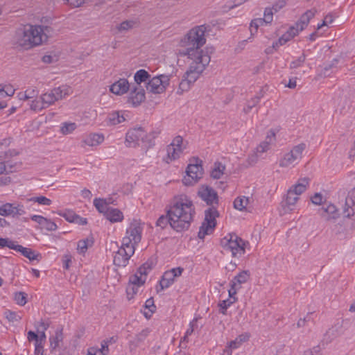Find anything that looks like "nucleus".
I'll list each match as a JSON object with an SVG mask.
<instances>
[{
    "instance_id": "2eb2a0df",
    "label": "nucleus",
    "mask_w": 355,
    "mask_h": 355,
    "mask_svg": "<svg viewBox=\"0 0 355 355\" xmlns=\"http://www.w3.org/2000/svg\"><path fill=\"white\" fill-rule=\"evenodd\" d=\"M142 227L137 221L130 223L126 230V235L133 241V244H139L141 240Z\"/></svg>"
},
{
    "instance_id": "c03bdc74",
    "label": "nucleus",
    "mask_w": 355,
    "mask_h": 355,
    "mask_svg": "<svg viewBox=\"0 0 355 355\" xmlns=\"http://www.w3.org/2000/svg\"><path fill=\"white\" fill-rule=\"evenodd\" d=\"M316 12L317 11H316L315 9L308 10L300 17V19L302 21H303L305 24H306V25H308L309 21H310V20L313 17H314Z\"/></svg>"
},
{
    "instance_id": "39448f33",
    "label": "nucleus",
    "mask_w": 355,
    "mask_h": 355,
    "mask_svg": "<svg viewBox=\"0 0 355 355\" xmlns=\"http://www.w3.org/2000/svg\"><path fill=\"white\" fill-rule=\"evenodd\" d=\"M219 216L215 206L210 207L205 211V221L202 223L198 232V238L203 239L207 234H210L216 225V218Z\"/></svg>"
},
{
    "instance_id": "a18cd8bd",
    "label": "nucleus",
    "mask_w": 355,
    "mask_h": 355,
    "mask_svg": "<svg viewBox=\"0 0 355 355\" xmlns=\"http://www.w3.org/2000/svg\"><path fill=\"white\" fill-rule=\"evenodd\" d=\"M139 286H138L133 285V284L128 283V285L127 286V288H126V294H127V297H128V300H130L131 299H132L134 297L135 295H136L137 293V292L139 291Z\"/></svg>"
},
{
    "instance_id": "c756f323",
    "label": "nucleus",
    "mask_w": 355,
    "mask_h": 355,
    "mask_svg": "<svg viewBox=\"0 0 355 355\" xmlns=\"http://www.w3.org/2000/svg\"><path fill=\"white\" fill-rule=\"evenodd\" d=\"M94 205L96 208V209L100 212L104 214H107V211L109 210L110 207H108V206L106 204V202L103 200V199L101 198H95L94 200Z\"/></svg>"
},
{
    "instance_id": "a211bd4d",
    "label": "nucleus",
    "mask_w": 355,
    "mask_h": 355,
    "mask_svg": "<svg viewBox=\"0 0 355 355\" xmlns=\"http://www.w3.org/2000/svg\"><path fill=\"white\" fill-rule=\"evenodd\" d=\"M320 210L322 211L321 216L327 220L335 219L338 217V210L333 204H329L325 207H322Z\"/></svg>"
},
{
    "instance_id": "7c9ffc66",
    "label": "nucleus",
    "mask_w": 355,
    "mask_h": 355,
    "mask_svg": "<svg viewBox=\"0 0 355 355\" xmlns=\"http://www.w3.org/2000/svg\"><path fill=\"white\" fill-rule=\"evenodd\" d=\"M248 202V198L245 196L237 197L234 201V207L239 211H243L246 208Z\"/></svg>"
},
{
    "instance_id": "0e129e2a",
    "label": "nucleus",
    "mask_w": 355,
    "mask_h": 355,
    "mask_svg": "<svg viewBox=\"0 0 355 355\" xmlns=\"http://www.w3.org/2000/svg\"><path fill=\"white\" fill-rule=\"evenodd\" d=\"M240 288L241 286H237L235 285V282H230V288L228 291L230 299L234 300V297H236L235 295L236 294L237 290Z\"/></svg>"
},
{
    "instance_id": "2f4dec72",
    "label": "nucleus",
    "mask_w": 355,
    "mask_h": 355,
    "mask_svg": "<svg viewBox=\"0 0 355 355\" xmlns=\"http://www.w3.org/2000/svg\"><path fill=\"white\" fill-rule=\"evenodd\" d=\"M93 244L92 239H86L80 240L78 242L77 250L80 254H84L89 247H91Z\"/></svg>"
},
{
    "instance_id": "338daca9",
    "label": "nucleus",
    "mask_w": 355,
    "mask_h": 355,
    "mask_svg": "<svg viewBox=\"0 0 355 355\" xmlns=\"http://www.w3.org/2000/svg\"><path fill=\"white\" fill-rule=\"evenodd\" d=\"M76 214L72 211H67L62 216L69 222L73 223L75 221Z\"/></svg>"
},
{
    "instance_id": "1a4fd4ad",
    "label": "nucleus",
    "mask_w": 355,
    "mask_h": 355,
    "mask_svg": "<svg viewBox=\"0 0 355 355\" xmlns=\"http://www.w3.org/2000/svg\"><path fill=\"white\" fill-rule=\"evenodd\" d=\"M169 81L168 76H155L148 81L146 89L153 94H161L165 91L166 87L169 85Z\"/></svg>"
},
{
    "instance_id": "393cba45",
    "label": "nucleus",
    "mask_w": 355,
    "mask_h": 355,
    "mask_svg": "<svg viewBox=\"0 0 355 355\" xmlns=\"http://www.w3.org/2000/svg\"><path fill=\"white\" fill-rule=\"evenodd\" d=\"M104 140V136L102 134H90L85 139V143L89 146H94L101 144Z\"/></svg>"
},
{
    "instance_id": "f8f14e48",
    "label": "nucleus",
    "mask_w": 355,
    "mask_h": 355,
    "mask_svg": "<svg viewBox=\"0 0 355 355\" xmlns=\"http://www.w3.org/2000/svg\"><path fill=\"white\" fill-rule=\"evenodd\" d=\"M146 132L143 128H135L128 131L125 135V144L126 146L132 147L136 146L138 144V141L141 140L145 141L144 137Z\"/></svg>"
},
{
    "instance_id": "37998d69",
    "label": "nucleus",
    "mask_w": 355,
    "mask_h": 355,
    "mask_svg": "<svg viewBox=\"0 0 355 355\" xmlns=\"http://www.w3.org/2000/svg\"><path fill=\"white\" fill-rule=\"evenodd\" d=\"M151 264L146 262L138 268L137 272L142 277H145L146 279L147 275L151 270Z\"/></svg>"
},
{
    "instance_id": "cd10ccee",
    "label": "nucleus",
    "mask_w": 355,
    "mask_h": 355,
    "mask_svg": "<svg viewBox=\"0 0 355 355\" xmlns=\"http://www.w3.org/2000/svg\"><path fill=\"white\" fill-rule=\"evenodd\" d=\"M250 277V274L248 270H243L239 272L234 279L230 282L231 283L235 282V285H241L245 283Z\"/></svg>"
},
{
    "instance_id": "5701e85b",
    "label": "nucleus",
    "mask_w": 355,
    "mask_h": 355,
    "mask_svg": "<svg viewBox=\"0 0 355 355\" xmlns=\"http://www.w3.org/2000/svg\"><path fill=\"white\" fill-rule=\"evenodd\" d=\"M309 184V178H300L299 179L298 182L295 185L292 186L289 189L293 190V193L295 194L300 196L306 190Z\"/></svg>"
},
{
    "instance_id": "49530a36",
    "label": "nucleus",
    "mask_w": 355,
    "mask_h": 355,
    "mask_svg": "<svg viewBox=\"0 0 355 355\" xmlns=\"http://www.w3.org/2000/svg\"><path fill=\"white\" fill-rule=\"evenodd\" d=\"M13 218L19 217L26 214L24 207L21 204L13 203Z\"/></svg>"
},
{
    "instance_id": "4be33fe9",
    "label": "nucleus",
    "mask_w": 355,
    "mask_h": 355,
    "mask_svg": "<svg viewBox=\"0 0 355 355\" xmlns=\"http://www.w3.org/2000/svg\"><path fill=\"white\" fill-rule=\"evenodd\" d=\"M166 157L164 158L163 160L166 163H169L180 157V154L183 152V148H179L169 144L166 147Z\"/></svg>"
},
{
    "instance_id": "6ab92c4d",
    "label": "nucleus",
    "mask_w": 355,
    "mask_h": 355,
    "mask_svg": "<svg viewBox=\"0 0 355 355\" xmlns=\"http://www.w3.org/2000/svg\"><path fill=\"white\" fill-rule=\"evenodd\" d=\"M125 121V118L119 111H114L109 113L105 119L107 125H116Z\"/></svg>"
},
{
    "instance_id": "b1692460",
    "label": "nucleus",
    "mask_w": 355,
    "mask_h": 355,
    "mask_svg": "<svg viewBox=\"0 0 355 355\" xmlns=\"http://www.w3.org/2000/svg\"><path fill=\"white\" fill-rule=\"evenodd\" d=\"M105 216L111 223L121 222L123 219V214L119 209L111 207Z\"/></svg>"
},
{
    "instance_id": "9b49d317",
    "label": "nucleus",
    "mask_w": 355,
    "mask_h": 355,
    "mask_svg": "<svg viewBox=\"0 0 355 355\" xmlns=\"http://www.w3.org/2000/svg\"><path fill=\"white\" fill-rule=\"evenodd\" d=\"M183 271V268L177 267L164 272L159 281L161 289L164 290L171 286L174 283L175 278L181 276Z\"/></svg>"
},
{
    "instance_id": "de8ad7c7",
    "label": "nucleus",
    "mask_w": 355,
    "mask_h": 355,
    "mask_svg": "<svg viewBox=\"0 0 355 355\" xmlns=\"http://www.w3.org/2000/svg\"><path fill=\"white\" fill-rule=\"evenodd\" d=\"M338 60H337V59H334V60H332V62H331L330 64H329L326 65V66L323 68V69H322V72H321V73H320V76H324V77L329 76H330V72H329V71H330L332 68H334V67H336V65H337V64H338Z\"/></svg>"
},
{
    "instance_id": "052dcab7",
    "label": "nucleus",
    "mask_w": 355,
    "mask_h": 355,
    "mask_svg": "<svg viewBox=\"0 0 355 355\" xmlns=\"http://www.w3.org/2000/svg\"><path fill=\"white\" fill-rule=\"evenodd\" d=\"M135 24V23L133 21H124L120 24L119 26L118 27V29L119 31H128L132 28Z\"/></svg>"
},
{
    "instance_id": "a19ab883",
    "label": "nucleus",
    "mask_w": 355,
    "mask_h": 355,
    "mask_svg": "<svg viewBox=\"0 0 355 355\" xmlns=\"http://www.w3.org/2000/svg\"><path fill=\"white\" fill-rule=\"evenodd\" d=\"M17 246V243L13 241L8 238H0V247L5 248L7 247L9 249L15 250Z\"/></svg>"
},
{
    "instance_id": "e433bc0d",
    "label": "nucleus",
    "mask_w": 355,
    "mask_h": 355,
    "mask_svg": "<svg viewBox=\"0 0 355 355\" xmlns=\"http://www.w3.org/2000/svg\"><path fill=\"white\" fill-rule=\"evenodd\" d=\"M146 282V278L140 276L137 272L131 275L129 278V284L140 286Z\"/></svg>"
},
{
    "instance_id": "dca6fc26",
    "label": "nucleus",
    "mask_w": 355,
    "mask_h": 355,
    "mask_svg": "<svg viewBox=\"0 0 355 355\" xmlns=\"http://www.w3.org/2000/svg\"><path fill=\"white\" fill-rule=\"evenodd\" d=\"M130 87L127 79L121 78L110 86V92L116 95H122L126 93Z\"/></svg>"
},
{
    "instance_id": "f3484780",
    "label": "nucleus",
    "mask_w": 355,
    "mask_h": 355,
    "mask_svg": "<svg viewBox=\"0 0 355 355\" xmlns=\"http://www.w3.org/2000/svg\"><path fill=\"white\" fill-rule=\"evenodd\" d=\"M151 330L149 328H146L137 334L133 339L129 342L130 349L132 351L139 347L146 340Z\"/></svg>"
},
{
    "instance_id": "bb28decb",
    "label": "nucleus",
    "mask_w": 355,
    "mask_h": 355,
    "mask_svg": "<svg viewBox=\"0 0 355 355\" xmlns=\"http://www.w3.org/2000/svg\"><path fill=\"white\" fill-rule=\"evenodd\" d=\"M225 169V165L222 163L216 162L214 164V167L211 171V177L214 179H219L224 174Z\"/></svg>"
},
{
    "instance_id": "423d86ee",
    "label": "nucleus",
    "mask_w": 355,
    "mask_h": 355,
    "mask_svg": "<svg viewBox=\"0 0 355 355\" xmlns=\"http://www.w3.org/2000/svg\"><path fill=\"white\" fill-rule=\"evenodd\" d=\"M186 173L187 175L182 179L184 185L191 186L197 183L202 178L204 173L202 160L196 158L195 164H189L187 168Z\"/></svg>"
},
{
    "instance_id": "f03ea898",
    "label": "nucleus",
    "mask_w": 355,
    "mask_h": 355,
    "mask_svg": "<svg viewBox=\"0 0 355 355\" xmlns=\"http://www.w3.org/2000/svg\"><path fill=\"white\" fill-rule=\"evenodd\" d=\"M196 214L193 202L187 196L175 198L168 209L171 227L178 232L189 229Z\"/></svg>"
},
{
    "instance_id": "9d476101",
    "label": "nucleus",
    "mask_w": 355,
    "mask_h": 355,
    "mask_svg": "<svg viewBox=\"0 0 355 355\" xmlns=\"http://www.w3.org/2000/svg\"><path fill=\"white\" fill-rule=\"evenodd\" d=\"M198 196L210 207L218 205V196L217 192L211 187L202 184L197 192Z\"/></svg>"
},
{
    "instance_id": "4468645a",
    "label": "nucleus",
    "mask_w": 355,
    "mask_h": 355,
    "mask_svg": "<svg viewBox=\"0 0 355 355\" xmlns=\"http://www.w3.org/2000/svg\"><path fill=\"white\" fill-rule=\"evenodd\" d=\"M146 98L145 91L141 85L139 87L132 86L128 97V102L137 107Z\"/></svg>"
},
{
    "instance_id": "09e8293b",
    "label": "nucleus",
    "mask_w": 355,
    "mask_h": 355,
    "mask_svg": "<svg viewBox=\"0 0 355 355\" xmlns=\"http://www.w3.org/2000/svg\"><path fill=\"white\" fill-rule=\"evenodd\" d=\"M31 110L35 112L41 111L42 110L46 108V105L43 103V101L40 100H34L31 102L30 105Z\"/></svg>"
},
{
    "instance_id": "c85d7f7f",
    "label": "nucleus",
    "mask_w": 355,
    "mask_h": 355,
    "mask_svg": "<svg viewBox=\"0 0 355 355\" xmlns=\"http://www.w3.org/2000/svg\"><path fill=\"white\" fill-rule=\"evenodd\" d=\"M295 35H297V31H295L293 28H289L288 31L279 38L278 43L282 46L293 38Z\"/></svg>"
},
{
    "instance_id": "ddd939ff",
    "label": "nucleus",
    "mask_w": 355,
    "mask_h": 355,
    "mask_svg": "<svg viewBox=\"0 0 355 355\" xmlns=\"http://www.w3.org/2000/svg\"><path fill=\"white\" fill-rule=\"evenodd\" d=\"M134 250L119 248L114 256L113 263L116 266L125 267L128 264L130 257L134 254Z\"/></svg>"
},
{
    "instance_id": "412c9836",
    "label": "nucleus",
    "mask_w": 355,
    "mask_h": 355,
    "mask_svg": "<svg viewBox=\"0 0 355 355\" xmlns=\"http://www.w3.org/2000/svg\"><path fill=\"white\" fill-rule=\"evenodd\" d=\"M62 328L57 329L55 332V335L49 338L50 342V352L54 353L56 349L59 347L60 343L63 340V332Z\"/></svg>"
},
{
    "instance_id": "603ef678",
    "label": "nucleus",
    "mask_w": 355,
    "mask_h": 355,
    "mask_svg": "<svg viewBox=\"0 0 355 355\" xmlns=\"http://www.w3.org/2000/svg\"><path fill=\"white\" fill-rule=\"evenodd\" d=\"M306 60V55L304 53L302 54L301 56H300L296 60H294L291 62L290 64V68L291 69H297L300 67H301Z\"/></svg>"
},
{
    "instance_id": "e2e57ef3",
    "label": "nucleus",
    "mask_w": 355,
    "mask_h": 355,
    "mask_svg": "<svg viewBox=\"0 0 355 355\" xmlns=\"http://www.w3.org/2000/svg\"><path fill=\"white\" fill-rule=\"evenodd\" d=\"M304 355H321V348L320 346H315L312 349L304 352Z\"/></svg>"
},
{
    "instance_id": "c9c22d12",
    "label": "nucleus",
    "mask_w": 355,
    "mask_h": 355,
    "mask_svg": "<svg viewBox=\"0 0 355 355\" xmlns=\"http://www.w3.org/2000/svg\"><path fill=\"white\" fill-rule=\"evenodd\" d=\"M28 295L22 291L14 293V300L19 306H24L27 302Z\"/></svg>"
},
{
    "instance_id": "ea45409f",
    "label": "nucleus",
    "mask_w": 355,
    "mask_h": 355,
    "mask_svg": "<svg viewBox=\"0 0 355 355\" xmlns=\"http://www.w3.org/2000/svg\"><path fill=\"white\" fill-rule=\"evenodd\" d=\"M274 12L272 10L270 7H267L264 10L263 18H261L263 24H270L273 20Z\"/></svg>"
},
{
    "instance_id": "13d9d810",
    "label": "nucleus",
    "mask_w": 355,
    "mask_h": 355,
    "mask_svg": "<svg viewBox=\"0 0 355 355\" xmlns=\"http://www.w3.org/2000/svg\"><path fill=\"white\" fill-rule=\"evenodd\" d=\"M346 205H355V188L351 189L345 199Z\"/></svg>"
},
{
    "instance_id": "4c0bfd02",
    "label": "nucleus",
    "mask_w": 355,
    "mask_h": 355,
    "mask_svg": "<svg viewBox=\"0 0 355 355\" xmlns=\"http://www.w3.org/2000/svg\"><path fill=\"white\" fill-rule=\"evenodd\" d=\"M263 22L261 20V18L254 19L251 21L250 24V31L251 35H254L260 26H263Z\"/></svg>"
},
{
    "instance_id": "bf43d9fd",
    "label": "nucleus",
    "mask_w": 355,
    "mask_h": 355,
    "mask_svg": "<svg viewBox=\"0 0 355 355\" xmlns=\"http://www.w3.org/2000/svg\"><path fill=\"white\" fill-rule=\"evenodd\" d=\"M94 350L95 355H106L109 352L107 342L104 340L103 343L101 344V349H97L94 348Z\"/></svg>"
},
{
    "instance_id": "72a5a7b5",
    "label": "nucleus",
    "mask_w": 355,
    "mask_h": 355,
    "mask_svg": "<svg viewBox=\"0 0 355 355\" xmlns=\"http://www.w3.org/2000/svg\"><path fill=\"white\" fill-rule=\"evenodd\" d=\"M168 224L171 227V216L168 214V210L166 211V215H162L159 217L156 222V225L160 227L162 229H164Z\"/></svg>"
},
{
    "instance_id": "6e6d98bb",
    "label": "nucleus",
    "mask_w": 355,
    "mask_h": 355,
    "mask_svg": "<svg viewBox=\"0 0 355 355\" xmlns=\"http://www.w3.org/2000/svg\"><path fill=\"white\" fill-rule=\"evenodd\" d=\"M286 5V0H278L275 3H273L272 6L270 8L272 10L276 13L279 12L281 9H282Z\"/></svg>"
},
{
    "instance_id": "5fc2aeb1",
    "label": "nucleus",
    "mask_w": 355,
    "mask_h": 355,
    "mask_svg": "<svg viewBox=\"0 0 355 355\" xmlns=\"http://www.w3.org/2000/svg\"><path fill=\"white\" fill-rule=\"evenodd\" d=\"M4 314L6 315V318L10 322H16L19 321L21 319V317L18 315L15 312L10 310H6Z\"/></svg>"
},
{
    "instance_id": "680f3d73",
    "label": "nucleus",
    "mask_w": 355,
    "mask_h": 355,
    "mask_svg": "<svg viewBox=\"0 0 355 355\" xmlns=\"http://www.w3.org/2000/svg\"><path fill=\"white\" fill-rule=\"evenodd\" d=\"M308 25L305 24L303 21H302L300 19L295 24L294 26H291V28H293L295 31H297V35L299 33L300 31H303Z\"/></svg>"
},
{
    "instance_id": "6e6552de",
    "label": "nucleus",
    "mask_w": 355,
    "mask_h": 355,
    "mask_svg": "<svg viewBox=\"0 0 355 355\" xmlns=\"http://www.w3.org/2000/svg\"><path fill=\"white\" fill-rule=\"evenodd\" d=\"M306 148V145L304 143L295 146L290 152L286 153L283 158L280 159L279 166L288 167L295 162L300 160Z\"/></svg>"
},
{
    "instance_id": "864d4df0",
    "label": "nucleus",
    "mask_w": 355,
    "mask_h": 355,
    "mask_svg": "<svg viewBox=\"0 0 355 355\" xmlns=\"http://www.w3.org/2000/svg\"><path fill=\"white\" fill-rule=\"evenodd\" d=\"M56 224L51 221L49 219H47L46 218V221L42 223V225H41V228L46 229L49 231H55L57 229Z\"/></svg>"
},
{
    "instance_id": "774afa93",
    "label": "nucleus",
    "mask_w": 355,
    "mask_h": 355,
    "mask_svg": "<svg viewBox=\"0 0 355 355\" xmlns=\"http://www.w3.org/2000/svg\"><path fill=\"white\" fill-rule=\"evenodd\" d=\"M270 142L263 141L257 148V151L259 153L266 152L269 149Z\"/></svg>"
},
{
    "instance_id": "69168bd1",
    "label": "nucleus",
    "mask_w": 355,
    "mask_h": 355,
    "mask_svg": "<svg viewBox=\"0 0 355 355\" xmlns=\"http://www.w3.org/2000/svg\"><path fill=\"white\" fill-rule=\"evenodd\" d=\"M145 307L148 309L149 311L151 313H153L156 310V306L154 304V300L153 297L148 299L145 302Z\"/></svg>"
},
{
    "instance_id": "a878e982",
    "label": "nucleus",
    "mask_w": 355,
    "mask_h": 355,
    "mask_svg": "<svg viewBox=\"0 0 355 355\" xmlns=\"http://www.w3.org/2000/svg\"><path fill=\"white\" fill-rule=\"evenodd\" d=\"M150 78V75L148 73V71H146L144 69H139L138 70L134 76V79L135 81V85L137 87H139V85H141V83H146V81H148Z\"/></svg>"
},
{
    "instance_id": "4d7b16f0",
    "label": "nucleus",
    "mask_w": 355,
    "mask_h": 355,
    "mask_svg": "<svg viewBox=\"0 0 355 355\" xmlns=\"http://www.w3.org/2000/svg\"><path fill=\"white\" fill-rule=\"evenodd\" d=\"M13 165L10 164L9 162H0V174L3 173L4 172L12 173Z\"/></svg>"
},
{
    "instance_id": "0eeeda50",
    "label": "nucleus",
    "mask_w": 355,
    "mask_h": 355,
    "mask_svg": "<svg viewBox=\"0 0 355 355\" xmlns=\"http://www.w3.org/2000/svg\"><path fill=\"white\" fill-rule=\"evenodd\" d=\"M70 92L71 88L69 87L67 85H62L43 94L40 96V99L43 101V103H44V105L47 107L53 104L55 101L68 96Z\"/></svg>"
},
{
    "instance_id": "20e7f679",
    "label": "nucleus",
    "mask_w": 355,
    "mask_h": 355,
    "mask_svg": "<svg viewBox=\"0 0 355 355\" xmlns=\"http://www.w3.org/2000/svg\"><path fill=\"white\" fill-rule=\"evenodd\" d=\"M248 242L236 234H229L220 240V245L226 251L232 252L234 257H241L245 254Z\"/></svg>"
},
{
    "instance_id": "aec40b11",
    "label": "nucleus",
    "mask_w": 355,
    "mask_h": 355,
    "mask_svg": "<svg viewBox=\"0 0 355 355\" xmlns=\"http://www.w3.org/2000/svg\"><path fill=\"white\" fill-rule=\"evenodd\" d=\"M15 250L21 252L23 256L28 258L30 261L39 260L42 258L40 253H36L31 248H25L18 244H17L16 249Z\"/></svg>"
},
{
    "instance_id": "79ce46f5",
    "label": "nucleus",
    "mask_w": 355,
    "mask_h": 355,
    "mask_svg": "<svg viewBox=\"0 0 355 355\" xmlns=\"http://www.w3.org/2000/svg\"><path fill=\"white\" fill-rule=\"evenodd\" d=\"M236 300V297H234V300H232L231 299H227L225 300H223L219 303L220 306V312L223 313V315H226V311L227 308L234 303Z\"/></svg>"
},
{
    "instance_id": "f704fd0d",
    "label": "nucleus",
    "mask_w": 355,
    "mask_h": 355,
    "mask_svg": "<svg viewBox=\"0 0 355 355\" xmlns=\"http://www.w3.org/2000/svg\"><path fill=\"white\" fill-rule=\"evenodd\" d=\"M13 203H5L0 207V215L2 216H12L13 215Z\"/></svg>"
},
{
    "instance_id": "8fccbe9b",
    "label": "nucleus",
    "mask_w": 355,
    "mask_h": 355,
    "mask_svg": "<svg viewBox=\"0 0 355 355\" xmlns=\"http://www.w3.org/2000/svg\"><path fill=\"white\" fill-rule=\"evenodd\" d=\"M28 201L35 202L43 205H50L51 204V200L49 198H47L46 197L42 196L33 197L30 199H28Z\"/></svg>"
},
{
    "instance_id": "3c124183",
    "label": "nucleus",
    "mask_w": 355,
    "mask_h": 355,
    "mask_svg": "<svg viewBox=\"0 0 355 355\" xmlns=\"http://www.w3.org/2000/svg\"><path fill=\"white\" fill-rule=\"evenodd\" d=\"M138 244H133V241L128 236L125 235V237L123 238L122 245L120 248H123L128 249V248H131L132 250H135V247Z\"/></svg>"
},
{
    "instance_id": "7ed1b4c3",
    "label": "nucleus",
    "mask_w": 355,
    "mask_h": 355,
    "mask_svg": "<svg viewBox=\"0 0 355 355\" xmlns=\"http://www.w3.org/2000/svg\"><path fill=\"white\" fill-rule=\"evenodd\" d=\"M51 28L40 25H29L16 31L14 37L15 44L28 49L39 46L48 40Z\"/></svg>"
},
{
    "instance_id": "473e14b6",
    "label": "nucleus",
    "mask_w": 355,
    "mask_h": 355,
    "mask_svg": "<svg viewBox=\"0 0 355 355\" xmlns=\"http://www.w3.org/2000/svg\"><path fill=\"white\" fill-rule=\"evenodd\" d=\"M299 199V196L293 193V190L288 189L287 191V194L285 198L286 205L290 207V206H293L297 202Z\"/></svg>"
},
{
    "instance_id": "58836bf2",
    "label": "nucleus",
    "mask_w": 355,
    "mask_h": 355,
    "mask_svg": "<svg viewBox=\"0 0 355 355\" xmlns=\"http://www.w3.org/2000/svg\"><path fill=\"white\" fill-rule=\"evenodd\" d=\"M76 128L75 123H63L62 124L60 131L63 135H68L71 133Z\"/></svg>"
},
{
    "instance_id": "f257e3e1",
    "label": "nucleus",
    "mask_w": 355,
    "mask_h": 355,
    "mask_svg": "<svg viewBox=\"0 0 355 355\" xmlns=\"http://www.w3.org/2000/svg\"><path fill=\"white\" fill-rule=\"evenodd\" d=\"M206 29L204 25L196 26L191 28L181 40L182 48L178 50V55L187 56L192 60V62L189 64V69L185 72L184 78L179 84L177 91L178 94L188 91L210 62L211 58L207 52L201 49L206 42L205 35Z\"/></svg>"
}]
</instances>
